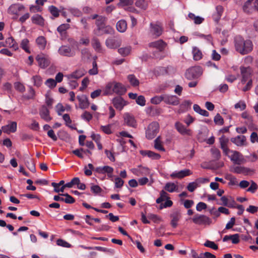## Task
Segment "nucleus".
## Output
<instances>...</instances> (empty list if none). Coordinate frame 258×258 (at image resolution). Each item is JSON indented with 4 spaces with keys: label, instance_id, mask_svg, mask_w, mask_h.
<instances>
[{
    "label": "nucleus",
    "instance_id": "obj_35",
    "mask_svg": "<svg viewBox=\"0 0 258 258\" xmlns=\"http://www.w3.org/2000/svg\"><path fill=\"white\" fill-rule=\"evenodd\" d=\"M188 18L194 21L195 24H200L203 23L204 20V19L200 16H197L194 14L189 13L188 15Z\"/></svg>",
    "mask_w": 258,
    "mask_h": 258
},
{
    "label": "nucleus",
    "instance_id": "obj_20",
    "mask_svg": "<svg viewBox=\"0 0 258 258\" xmlns=\"http://www.w3.org/2000/svg\"><path fill=\"white\" fill-rule=\"evenodd\" d=\"M39 115L41 118L46 122H49L52 119L49 114V109L44 105H43L39 110Z\"/></svg>",
    "mask_w": 258,
    "mask_h": 258
},
{
    "label": "nucleus",
    "instance_id": "obj_47",
    "mask_svg": "<svg viewBox=\"0 0 258 258\" xmlns=\"http://www.w3.org/2000/svg\"><path fill=\"white\" fill-rule=\"evenodd\" d=\"M211 152L212 157L216 160H218L221 158V153L219 149L216 148H212L211 149Z\"/></svg>",
    "mask_w": 258,
    "mask_h": 258
},
{
    "label": "nucleus",
    "instance_id": "obj_29",
    "mask_svg": "<svg viewBox=\"0 0 258 258\" xmlns=\"http://www.w3.org/2000/svg\"><path fill=\"white\" fill-rule=\"evenodd\" d=\"M95 171L99 174H105L112 173L113 168L109 166H104L96 167Z\"/></svg>",
    "mask_w": 258,
    "mask_h": 258
},
{
    "label": "nucleus",
    "instance_id": "obj_24",
    "mask_svg": "<svg viewBox=\"0 0 258 258\" xmlns=\"http://www.w3.org/2000/svg\"><path fill=\"white\" fill-rule=\"evenodd\" d=\"M231 141L238 146H243L246 145V138L243 135H239L231 139Z\"/></svg>",
    "mask_w": 258,
    "mask_h": 258
},
{
    "label": "nucleus",
    "instance_id": "obj_40",
    "mask_svg": "<svg viewBox=\"0 0 258 258\" xmlns=\"http://www.w3.org/2000/svg\"><path fill=\"white\" fill-rule=\"evenodd\" d=\"M127 79L133 86L136 87L139 86V81L134 75H129L127 76Z\"/></svg>",
    "mask_w": 258,
    "mask_h": 258
},
{
    "label": "nucleus",
    "instance_id": "obj_62",
    "mask_svg": "<svg viewBox=\"0 0 258 258\" xmlns=\"http://www.w3.org/2000/svg\"><path fill=\"white\" fill-rule=\"evenodd\" d=\"M198 186V184L196 181L189 183L187 186V188L190 192H193Z\"/></svg>",
    "mask_w": 258,
    "mask_h": 258
},
{
    "label": "nucleus",
    "instance_id": "obj_32",
    "mask_svg": "<svg viewBox=\"0 0 258 258\" xmlns=\"http://www.w3.org/2000/svg\"><path fill=\"white\" fill-rule=\"evenodd\" d=\"M116 27L117 31L119 32H124L127 29L126 22L124 20H119L116 23Z\"/></svg>",
    "mask_w": 258,
    "mask_h": 258
},
{
    "label": "nucleus",
    "instance_id": "obj_7",
    "mask_svg": "<svg viewBox=\"0 0 258 258\" xmlns=\"http://www.w3.org/2000/svg\"><path fill=\"white\" fill-rule=\"evenodd\" d=\"M243 10L246 13L258 11V0H247L243 5Z\"/></svg>",
    "mask_w": 258,
    "mask_h": 258
},
{
    "label": "nucleus",
    "instance_id": "obj_45",
    "mask_svg": "<svg viewBox=\"0 0 258 258\" xmlns=\"http://www.w3.org/2000/svg\"><path fill=\"white\" fill-rule=\"evenodd\" d=\"M25 164L28 168L32 172H35V166L33 160L31 158H28L25 161Z\"/></svg>",
    "mask_w": 258,
    "mask_h": 258
},
{
    "label": "nucleus",
    "instance_id": "obj_41",
    "mask_svg": "<svg viewBox=\"0 0 258 258\" xmlns=\"http://www.w3.org/2000/svg\"><path fill=\"white\" fill-rule=\"evenodd\" d=\"M131 49L132 48L131 46L121 47L118 49V52L122 56H125L131 53Z\"/></svg>",
    "mask_w": 258,
    "mask_h": 258
},
{
    "label": "nucleus",
    "instance_id": "obj_8",
    "mask_svg": "<svg viewBox=\"0 0 258 258\" xmlns=\"http://www.w3.org/2000/svg\"><path fill=\"white\" fill-rule=\"evenodd\" d=\"M192 220L197 225H210L212 223L211 219L205 215L196 214Z\"/></svg>",
    "mask_w": 258,
    "mask_h": 258
},
{
    "label": "nucleus",
    "instance_id": "obj_23",
    "mask_svg": "<svg viewBox=\"0 0 258 258\" xmlns=\"http://www.w3.org/2000/svg\"><path fill=\"white\" fill-rule=\"evenodd\" d=\"M17 122L12 121L8 125L3 126L2 127V130L5 133L10 134V133H15L17 130Z\"/></svg>",
    "mask_w": 258,
    "mask_h": 258
},
{
    "label": "nucleus",
    "instance_id": "obj_2",
    "mask_svg": "<svg viewBox=\"0 0 258 258\" xmlns=\"http://www.w3.org/2000/svg\"><path fill=\"white\" fill-rule=\"evenodd\" d=\"M125 87L121 83L116 82H110L106 86L104 94H111L113 93L118 95H122L126 92Z\"/></svg>",
    "mask_w": 258,
    "mask_h": 258
},
{
    "label": "nucleus",
    "instance_id": "obj_63",
    "mask_svg": "<svg viewBox=\"0 0 258 258\" xmlns=\"http://www.w3.org/2000/svg\"><path fill=\"white\" fill-rule=\"evenodd\" d=\"M14 87L17 90L21 92H23L25 90V86L20 82L15 83L14 84Z\"/></svg>",
    "mask_w": 258,
    "mask_h": 258
},
{
    "label": "nucleus",
    "instance_id": "obj_19",
    "mask_svg": "<svg viewBox=\"0 0 258 258\" xmlns=\"http://www.w3.org/2000/svg\"><path fill=\"white\" fill-rule=\"evenodd\" d=\"M219 142L221 148L223 150V153L225 155L227 156L228 153L230 152V150L227 147V144L229 142V139L223 135L219 138Z\"/></svg>",
    "mask_w": 258,
    "mask_h": 258
},
{
    "label": "nucleus",
    "instance_id": "obj_26",
    "mask_svg": "<svg viewBox=\"0 0 258 258\" xmlns=\"http://www.w3.org/2000/svg\"><path fill=\"white\" fill-rule=\"evenodd\" d=\"M132 171L137 176L146 175L149 173V170L148 168L142 166H139L137 168L133 169Z\"/></svg>",
    "mask_w": 258,
    "mask_h": 258
},
{
    "label": "nucleus",
    "instance_id": "obj_13",
    "mask_svg": "<svg viewBox=\"0 0 258 258\" xmlns=\"http://www.w3.org/2000/svg\"><path fill=\"white\" fill-rule=\"evenodd\" d=\"M107 19L106 17L103 16H100L97 20H96L95 24L97 29L94 31L95 34L99 35V31L102 30L103 26L105 25Z\"/></svg>",
    "mask_w": 258,
    "mask_h": 258
},
{
    "label": "nucleus",
    "instance_id": "obj_9",
    "mask_svg": "<svg viewBox=\"0 0 258 258\" xmlns=\"http://www.w3.org/2000/svg\"><path fill=\"white\" fill-rule=\"evenodd\" d=\"M241 80V82L244 84L246 82L251 79L252 70L250 67H240V68Z\"/></svg>",
    "mask_w": 258,
    "mask_h": 258
},
{
    "label": "nucleus",
    "instance_id": "obj_50",
    "mask_svg": "<svg viewBox=\"0 0 258 258\" xmlns=\"http://www.w3.org/2000/svg\"><path fill=\"white\" fill-rule=\"evenodd\" d=\"M135 5L137 7L143 10H146L148 7V4L145 0H138Z\"/></svg>",
    "mask_w": 258,
    "mask_h": 258
},
{
    "label": "nucleus",
    "instance_id": "obj_31",
    "mask_svg": "<svg viewBox=\"0 0 258 258\" xmlns=\"http://www.w3.org/2000/svg\"><path fill=\"white\" fill-rule=\"evenodd\" d=\"M32 22L36 25L43 26L44 20L43 17L39 14H35L31 17Z\"/></svg>",
    "mask_w": 258,
    "mask_h": 258
},
{
    "label": "nucleus",
    "instance_id": "obj_52",
    "mask_svg": "<svg viewBox=\"0 0 258 258\" xmlns=\"http://www.w3.org/2000/svg\"><path fill=\"white\" fill-rule=\"evenodd\" d=\"M64 181L63 180H61L59 181V183H55V182H52L51 185L54 187V191L55 192H60V189H58V187H60V186H63L64 185Z\"/></svg>",
    "mask_w": 258,
    "mask_h": 258
},
{
    "label": "nucleus",
    "instance_id": "obj_5",
    "mask_svg": "<svg viewBox=\"0 0 258 258\" xmlns=\"http://www.w3.org/2000/svg\"><path fill=\"white\" fill-rule=\"evenodd\" d=\"M105 44L108 48L115 49L121 45V40L117 36L109 37L105 40Z\"/></svg>",
    "mask_w": 258,
    "mask_h": 258
},
{
    "label": "nucleus",
    "instance_id": "obj_15",
    "mask_svg": "<svg viewBox=\"0 0 258 258\" xmlns=\"http://www.w3.org/2000/svg\"><path fill=\"white\" fill-rule=\"evenodd\" d=\"M175 128L182 135L191 136V131L187 128L185 126L180 122H176L175 124Z\"/></svg>",
    "mask_w": 258,
    "mask_h": 258
},
{
    "label": "nucleus",
    "instance_id": "obj_54",
    "mask_svg": "<svg viewBox=\"0 0 258 258\" xmlns=\"http://www.w3.org/2000/svg\"><path fill=\"white\" fill-rule=\"evenodd\" d=\"M59 195L66 197L64 199L63 202L67 204H73L75 202V199L68 194H59Z\"/></svg>",
    "mask_w": 258,
    "mask_h": 258
},
{
    "label": "nucleus",
    "instance_id": "obj_3",
    "mask_svg": "<svg viewBox=\"0 0 258 258\" xmlns=\"http://www.w3.org/2000/svg\"><path fill=\"white\" fill-rule=\"evenodd\" d=\"M159 125L157 122L151 123L146 132V138L149 140L154 138L159 132Z\"/></svg>",
    "mask_w": 258,
    "mask_h": 258
},
{
    "label": "nucleus",
    "instance_id": "obj_10",
    "mask_svg": "<svg viewBox=\"0 0 258 258\" xmlns=\"http://www.w3.org/2000/svg\"><path fill=\"white\" fill-rule=\"evenodd\" d=\"M231 155L229 156L230 160L236 164H241L245 161L243 156L240 152L236 151H230Z\"/></svg>",
    "mask_w": 258,
    "mask_h": 258
},
{
    "label": "nucleus",
    "instance_id": "obj_25",
    "mask_svg": "<svg viewBox=\"0 0 258 258\" xmlns=\"http://www.w3.org/2000/svg\"><path fill=\"white\" fill-rule=\"evenodd\" d=\"M77 98L79 101V106L81 109H86L89 107V102L86 95L78 96Z\"/></svg>",
    "mask_w": 258,
    "mask_h": 258
},
{
    "label": "nucleus",
    "instance_id": "obj_36",
    "mask_svg": "<svg viewBox=\"0 0 258 258\" xmlns=\"http://www.w3.org/2000/svg\"><path fill=\"white\" fill-rule=\"evenodd\" d=\"M92 45L93 47L98 52H101L102 51V47L101 45V43L99 40V39L96 37H94L92 39Z\"/></svg>",
    "mask_w": 258,
    "mask_h": 258
},
{
    "label": "nucleus",
    "instance_id": "obj_6",
    "mask_svg": "<svg viewBox=\"0 0 258 258\" xmlns=\"http://www.w3.org/2000/svg\"><path fill=\"white\" fill-rule=\"evenodd\" d=\"M36 60L38 62V66L42 69L47 68L50 63V58L49 56L42 53L36 56Z\"/></svg>",
    "mask_w": 258,
    "mask_h": 258
},
{
    "label": "nucleus",
    "instance_id": "obj_55",
    "mask_svg": "<svg viewBox=\"0 0 258 258\" xmlns=\"http://www.w3.org/2000/svg\"><path fill=\"white\" fill-rule=\"evenodd\" d=\"M214 122L216 124L223 125L224 123V120L220 114L217 113L214 118Z\"/></svg>",
    "mask_w": 258,
    "mask_h": 258
},
{
    "label": "nucleus",
    "instance_id": "obj_12",
    "mask_svg": "<svg viewBox=\"0 0 258 258\" xmlns=\"http://www.w3.org/2000/svg\"><path fill=\"white\" fill-rule=\"evenodd\" d=\"M150 31L153 35L156 37L160 36L163 32V28L159 23H151Z\"/></svg>",
    "mask_w": 258,
    "mask_h": 258
},
{
    "label": "nucleus",
    "instance_id": "obj_48",
    "mask_svg": "<svg viewBox=\"0 0 258 258\" xmlns=\"http://www.w3.org/2000/svg\"><path fill=\"white\" fill-rule=\"evenodd\" d=\"M94 166L91 163L88 164V166H85L84 169V173L87 176H90L92 174V170H95Z\"/></svg>",
    "mask_w": 258,
    "mask_h": 258
},
{
    "label": "nucleus",
    "instance_id": "obj_27",
    "mask_svg": "<svg viewBox=\"0 0 258 258\" xmlns=\"http://www.w3.org/2000/svg\"><path fill=\"white\" fill-rule=\"evenodd\" d=\"M86 72V71L84 69H79L73 72L72 74L67 75V77L69 79L72 78L78 79L83 77L85 74Z\"/></svg>",
    "mask_w": 258,
    "mask_h": 258
},
{
    "label": "nucleus",
    "instance_id": "obj_39",
    "mask_svg": "<svg viewBox=\"0 0 258 258\" xmlns=\"http://www.w3.org/2000/svg\"><path fill=\"white\" fill-rule=\"evenodd\" d=\"M193 108L195 111L203 116L207 117L209 115V112L207 110L201 109L200 106L197 104H195L193 106Z\"/></svg>",
    "mask_w": 258,
    "mask_h": 258
},
{
    "label": "nucleus",
    "instance_id": "obj_33",
    "mask_svg": "<svg viewBox=\"0 0 258 258\" xmlns=\"http://www.w3.org/2000/svg\"><path fill=\"white\" fill-rule=\"evenodd\" d=\"M140 153L143 156H147L153 159H159L160 158V155L159 154L155 153L151 151L142 150L140 151Z\"/></svg>",
    "mask_w": 258,
    "mask_h": 258
},
{
    "label": "nucleus",
    "instance_id": "obj_56",
    "mask_svg": "<svg viewBox=\"0 0 258 258\" xmlns=\"http://www.w3.org/2000/svg\"><path fill=\"white\" fill-rule=\"evenodd\" d=\"M101 30L103 31L104 34H112L114 32V30L113 28L109 25L104 26L103 29Z\"/></svg>",
    "mask_w": 258,
    "mask_h": 258
},
{
    "label": "nucleus",
    "instance_id": "obj_28",
    "mask_svg": "<svg viewBox=\"0 0 258 258\" xmlns=\"http://www.w3.org/2000/svg\"><path fill=\"white\" fill-rule=\"evenodd\" d=\"M149 47L156 48L160 51L164 50L166 46V43L162 40H159L149 43Z\"/></svg>",
    "mask_w": 258,
    "mask_h": 258
},
{
    "label": "nucleus",
    "instance_id": "obj_34",
    "mask_svg": "<svg viewBox=\"0 0 258 258\" xmlns=\"http://www.w3.org/2000/svg\"><path fill=\"white\" fill-rule=\"evenodd\" d=\"M192 53L195 60H199L203 57L202 51L197 47L195 46L192 47Z\"/></svg>",
    "mask_w": 258,
    "mask_h": 258
},
{
    "label": "nucleus",
    "instance_id": "obj_17",
    "mask_svg": "<svg viewBox=\"0 0 258 258\" xmlns=\"http://www.w3.org/2000/svg\"><path fill=\"white\" fill-rule=\"evenodd\" d=\"M170 224L173 228H176L178 225V222L181 218V214L178 210L173 211L170 215Z\"/></svg>",
    "mask_w": 258,
    "mask_h": 258
},
{
    "label": "nucleus",
    "instance_id": "obj_22",
    "mask_svg": "<svg viewBox=\"0 0 258 258\" xmlns=\"http://www.w3.org/2000/svg\"><path fill=\"white\" fill-rule=\"evenodd\" d=\"M123 118L124 120L125 123L131 127H136L137 126V122L135 119V117L129 114L128 113H126L123 115Z\"/></svg>",
    "mask_w": 258,
    "mask_h": 258
},
{
    "label": "nucleus",
    "instance_id": "obj_42",
    "mask_svg": "<svg viewBox=\"0 0 258 258\" xmlns=\"http://www.w3.org/2000/svg\"><path fill=\"white\" fill-rule=\"evenodd\" d=\"M169 197H168V194L164 190H162L160 192V197L156 200V203L158 204L161 203L162 202L165 200L169 199Z\"/></svg>",
    "mask_w": 258,
    "mask_h": 258
},
{
    "label": "nucleus",
    "instance_id": "obj_64",
    "mask_svg": "<svg viewBox=\"0 0 258 258\" xmlns=\"http://www.w3.org/2000/svg\"><path fill=\"white\" fill-rule=\"evenodd\" d=\"M216 256L214 254L209 252L202 253L199 255V258H215Z\"/></svg>",
    "mask_w": 258,
    "mask_h": 258
},
{
    "label": "nucleus",
    "instance_id": "obj_43",
    "mask_svg": "<svg viewBox=\"0 0 258 258\" xmlns=\"http://www.w3.org/2000/svg\"><path fill=\"white\" fill-rule=\"evenodd\" d=\"M6 43L10 47L14 48L15 50L18 49V46L17 44H15V40L13 37L8 38L6 40Z\"/></svg>",
    "mask_w": 258,
    "mask_h": 258
},
{
    "label": "nucleus",
    "instance_id": "obj_21",
    "mask_svg": "<svg viewBox=\"0 0 258 258\" xmlns=\"http://www.w3.org/2000/svg\"><path fill=\"white\" fill-rule=\"evenodd\" d=\"M231 171L236 173L243 174L245 175H249L252 172L249 168L239 166L233 167Z\"/></svg>",
    "mask_w": 258,
    "mask_h": 258
},
{
    "label": "nucleus",
    "instance_id": "obj_14",
    "mask_svg": "<svg viewBox=\"0 0 258 258\" xmlns=\"http://www.w3.org/2000/svg\"><path fill=\"white\" fill-rule=\"evenodd\" d=\"M164 102L167 104L176 106L179 104L180 99L175 95L164 94Z\"/></svg>",
    "mask_w": 258,
    "mask_h": 258
},
{
    "label": "nucleus",
    "instance_id": "obj_46",
    "mask_svg": "<svg viewBox=\"0 0 258 258\" xmlns=\"http://www.w3.org/2000/svg\"><path fill=\"white\" fill-rule=\"evenodd\" d=\"M29 43V41L27 39H24L21 41L20 46L26 52L30 53Z\"/></svg>",
    "mask_w": 258,
    "mask_h": 258
},
{
    "label": "nucleus",
    "instance_id": "obj_59",
    "mask_svg": "<svg viewBox=\"0 0 258 258\" xmlns=\"http://www.w3.org/2000/svg\"><path fill=\"white\" fill-rule=\"evenodd\" d=\"M115 182V187L116 188H121L124 183L123 180L120 177H117L114 179Z\"/></svg>",
    "mask_w": 258,
    "mask_h": 258
},
{
    "label": "nucleus",
    "instance_id": "obj_38",
    "mask_svg": "<svg viewBox=\"0 0 258 258\" xmlns=\"http://www.w3.org/2000/svg\"><path fill=\"white\" fill-rule=\"evenodd\" d=\"M165 190L170 192H173L178 189L177 186L173 182H167L164 186Z\"/></svg>",
    "mask_w": 258,
    "mask_h": 258
},
{
    "label": "nucleus",
    "instance_id": "obj_44",
    "mask_svg": "<svg viewBox=\"0 0 258 258\" xmlns=\"http://www.w3.org/2000/svg\"><path fill=\"white\" fill-rule=\"evenodd\" d=\"M162 101L164 102V94L160 96H156L151 99V102L154 104H159Z\"/></svg>",
    "mask_w": 258,
    "mask_h": 258
},
{
    "label": "nucleus",
    "instance_id": "obj_18",
    "mask_svg": "<svg viewBox=\"0 0 258 258\" xmlns=\"http://www.w3.org/2000/svg\"><path fill=\"white\" fill-rule=\"evenodd\" d=\"M25 7L19 4H16L12 5L8 9V12L11 14H14L18 16L19 12L24 11Z\"/></svg>",
    "mask_w": 258,
    "mask_h": 258
},
{
    "label": "nucleus",
    "instance_id": "obj_57",
    "mask_svg": "<svg viewBox=\"0 0 258 258\" xmlns=\"http://www.w3.org/2000/svg\"><path fill=\"white\" fill-rule=\"evenodd\" d=\"M204 245L206 247L211 248L214 250H216L218 248V245L216 244L214 242L208 240L205 242Z\"/></svg>",
    "mask_w": 258,
    "mask_h": 258
},
{
    "label": "nucleus",
    "instance_id": "obj_37",
    "mask_svg": "<svg viewBox=\"0 0 258 258\" xmlns=\"http://www.w3.org/2000/svg\"><path fill=\"white\" fill-rule=\"evenodd\" d=\"M36 42L40 49H44L46 45V40L43 36L38 37L36 40Z\"/></svg>",
    "mask_w": 258,
    "mask_h": 258
},
{
    "label": "nucleus",
    "instance_id": "obj_49",
    "mask_svg": "<svg viewBox=\"0 0 258 258\" xmlns=\"http://www.w3.org/2000/svg\"><path fill=\"white\" fill-rule=\"evenodd\" d=\"M49 11L51 14L55 18H57L59 16V13L60 10H58V9L54 6H51L49 7Z\"/></svg>",
    "mask_w": 258,
    "mask_h": 258
},
{
    "label": "nucleus",
    "instance_id": "obj_4",
    "mask_svg": "<svg viewBox=\"0 0 258 258\" xmlns=\"http://www.w3.org/2000/svg\"><path fill=\"white\" fill-rule=\"evenodd\" d=\"M202 69L200 67H195L187 70L185 74V78L188 80L198 78L202 75Z\"/></svg>",
    "mask_w": 258,
    "mask_h": 258
},
{
    "label": "nucleus",
    "instance_id": "obj_16",
    "mask_svg": "<svg viewBox=\"0 0 258 258\" xmlns=\"http://www.w3.org/2000/svg\"><path fill=\"white\" fill-rule=\"evenodd\" d=\"M192 172L189 169H185L179 171H174L170 174V177L172 178H182L186 176L190 175Z\"/></svg>",
    "mask_w": 258,
    "mask_h": 258
},
{
    "label": "nucleus",
    "instance_id": "obj_30",
    "mask_svg": "<svg viewBox=\"0 0 258 258\" xmlns=\"http://www.w3.org/2000/svg\"><path fill=\"white\" fill-rule=\"evenodd\" d=\"M113 104L114 106L119 110H121L125 105L124 100L121 97H117L113 100Z\"/></svg>",
    "mask_w": 258,
    "mask_h": 258
},
{
    "label": "nucleus",
    "instance_id": "obj_60",
    "mask_svg": "<svg viewBox=\"0 0 258 258\" xmlns=\"http://www.w3.org/2000/svg\"><path fill=\"white\" fill-rule=\"evenodd\" d=\"M136 103L142 106H144L146 104V100L144 96L140 95L136 99Z\"/></svg>",
    "mask_w": 258,
    "mask_h": 258
},
{
    "label": "nucleus",
    "instance_id": "obj_1",
    "mask_svg": "<svg viewBox=\"0 0 258 258\" xmlns=\"http://www.w3.org/2000/svg\"><path fill=\"white\" fill-rule=\"evenodd\" d=\"M235 50L242 55L250 53L253 49V44L249 39H245L240 35L236 36L233 40Z\"/></svg>",
    "mask_w": 258,
    "mask_h": 258
},
{
    "label": "nucleus",
    "instance_id": "obj_51",
    "mask_svg": "<svg viewBox=\"0 0 258 258\" xmlns=\"http://www.w3.org/2000/svg\"><path fill=\"white\" fill-rule=\"evenodd\" d=\"M221 201L222 203L219 204V205H223V206H228L230 208L234 207L232 203L229 202L228 199L225 196L222 197L221 198Z\"/></svg>",
    "mask_w": 258,
    "mask_h": 258
},
{
    "label": "nucleus",
    "instance_id": "obj_53",
    "mask_svg": "<svg viewBox=\"0 0 258 258\" xmlns=\"http://www.w3.org/2000/svg\"><path fill=\"white\" fill-rule=\"evenodd\" d=\"M32 80L33 81L34 85L37 87H40L42 84V79L39 76H33L32 78Z\"/></svg>",
    "mask_w": 258,
    "mask_h": 258
},
{
    "label": "nucleus",
    "instance_id": "obj_58",
    "mask_svg": "<svg viewBox=\"0 0 258 258\" xmlns=\"http://www.w3.org/2000/svg\"><path fill=\"white\" fill-rule=\"evenodd\" d=\"M45 84L49 88H53L56 86V82L54 79L50 78L45 81Z\"/></svg>",
    "mask_w": 258,
    "mask_h": 258
},
{
    "label": "nucleus",
    "instance_id": "obj_61",
    "mask_svg": "<svg viewBox=\"0 0 258 258\" xmlns=\"http://www.w3.org/2000/svg\"><path fill=\"white\" fill-rule=\"evenodd\" d=\"M235 108L239 109L241 111L244 110L246 108V104L243 101H240L235 104Z\"/></svg>",
    "mask_w": 258,
    "mask_h": 258
},
{
    "label": "nucleus",
    "instance_id": "obj_11",
    "mask_svg": "<svg viewBox=\"0 0 258 258\" xmlns=\"http://www.w3.org/2000/svg\"><path fill=\"white\" fill-rule=\"evenodd\" d=\"M58 53L67 57H73L76 55V51L68 45H62L58 50Z\"/></svg>",
    "mask_w": 258,
    "mask_h": 258
}]
</instances>
